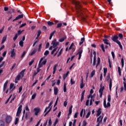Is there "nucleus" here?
<instances>
[{"label": "nucleus", "instance_id": "obj_50", "mask_svg": "<svg viewBox=\"0 0 126 126\" xmlns=\"http://www.w3.org/2000/svg\"><path fill=\"white\" fill-rule=\"evenodd\" d=\"M73 46H74V43H72L70 46V47L68 48V50H71V49H72V47H73Z\"/></svg>", "mask_w": 126, "mask_h": 126}, {"label": "nucleus", "instance_id": "obj_3", "mask_svg": "<svg viewBox=\"0 0 126 126\" xmlns=\"http://www.w3.org/2000/svg\"><path fill=\"white\" fill-rule=\"evenodd\" d=\"M52 45L53 48H57V46H59V45H60V43L57 42V39H54L52 42Z\"/></svg>", "mask_w": 126, "mask_h": 126}, {"label": "nucleus", "instance_id": "obj_39", "mask_svg": "<svg viewBox=\"0 0 126 126\" xmlns=\"http://www.w3.org/2000/svg\"><path fill=\"white\" fill-rule=\"evenodd\" d=\"M26 53H27L26 51H24L21 56V59H23L24 57V56L26 55Z\"/></svg>", "mask_w": 126, "mask_h": 126}, {"label": "nucleus", "instance_id": "obj_18", "mask_svg": "<svg viewBox=\"0 0 126 126\" xmlns=\"http://www.w3.org/2000/svg\"><path fill=\"white\" fill-rule=\"evenodd\" d=\"M103 42H104V44H106V45H109V47H111V44L108 42L109 40L107 39H103Z\"/></svg>", "mask_w": 126, "mask_h": 126}, {"label": "nucleus", "instance_id": "obj_26", "mask_svg": "<svg viewBox=\"0 0 126 126\" xmlns=\"http://www.w3.org/2000/svg\"><path fill=\"white\" fill-rule=\"evenodd\" d=\"M100 48H101L102 51H103V53H105V47H104V44H102L100 45Z\"/></svg>", "mask_w": 126, "mask_h": 126}, {"label": "nucleus", "instance_id": "obj_4", "mask_svg": "<svg viewBox=\"0 0 126 126\" xmlns=\"http://www.w3.org/2000/svg\"><path fill=\"white\" fill-rule=\"evenodd\" d=\"M12 120V117L10 115H7L5 118V122L6 124H10Z\"/></svg>", "mask_w": 126, "mask_h": 126}, {"label": "nucleus", "instance_id": "obj_19", "mask_svg": "<svg viewBox=\"0 0 126 126\" xmlns=\"http://www.w3.org/2000/svg\"><path fill=\"white\" fill-rule=\"evenodd\" d=\"M37 52V49L36 48H34V49L31 53L29 54V56H33L36 54Z\"/></svg>", "mask_w": 126, "mask_h": 126}, {"label": "nucleus", "instance_id": "obj_22", "mask_svg": "<svg viewBox=\"0 0 126 126\" xmlns=\"http://www.w3.org/2000/svg\"><path fill=\"white\" fill-rule=\"evenodd\" d=\"M72 113V105H71L69 108V113L68 114V116H69V115H71Z\"/></svg>", "mask_w": 126, "mask_h": 126}, {"label": "nucleus", "instance_id": "obj_46", "mask_svg": "<svg viewBox=\"0 0 126 126\" xmlns=\"http://www.w3.org/2000/svg\"><path fill=\"white\" fill-rule=\"evenodd\" d=\"M91 114V112H88V113L87 114V115L86 116V119H88V118H89V117H90Z\"/></svg>", "mask_w": 126, "mask_h": 126}, {"label": "nucleus", "instance_id": "obj_13", "mask_svg": "<svg viewBox=\"0 0 126 126\" xmlns=\"http://www.w3.org/2000/svg\"><path fill=\"white\" fill-rule=\"evenodd\" d=\"M103 117H102V116H99V117L97 118L96 122L97 123H98L100 124L102 123V121H103Z\"/></svg>", "mask_w": 126, "mask_h": 126}, {"label": "nucleus", "instance_id": "obj_48", "mask_svg": "<svg viewBox=\"0 0 126 126\" xmlns=\"http://www.w3.org/2000/svg\"><path fill=\"white\" fill-rule=\"evenodd\" d=\"M62 26H63L62 23H59L57 24V28H61V27H62Z\"/></svg>", "mask_w": 126, "mask_h": 126}, {"label": "nucleus", "instance_id": "obj_21", "mask_svg": "<svg viewBox=\"0 0 126 126\" xmlns=\"http://www.w3.org/2000/svg\"><path fill=\"white\" fill-rule=\"evenodd\" d=\"M57 66H58V64H56L54 65V67H53V74H55V73H56V70L57 69Z\"/></svg>", "mask_w": 126, "mask_h": 126}, {"label": "nucleus", "instance_id": "obj_29", "mask_svg": "<svg viewBox=\"0 0 126 126\" xmlns=\"http://www.w3.org/2000/svg\"><path fill=\"white\" fill-rule=\"evenodd\" d=\"M68 73H69V71H67L66 74H64L63 76V79H65L66 77H67V75H68Z\"/></svg>", "mask_w": 126, "mask_h": 126}, {"label": "nucleus", "instance_id": "obj_30", "mask_svg": "<svg viewBox=\"0 0 126 126\" xmlns=\"http://www.w3.org/2000/svg\"><path fill=\"white\" fill-rule=\"evenodd\" d=\"M47 24L49 26H52V25H54V22L49 21L47 22Z\"/></svg>", "mask_w": 126, "mask_h": 126}, {"label": "nucleus", "instance_id": "obj_6", "mask_svg": "<svg viewBox=\"0 0 126 126\" xmlns=\"http://www.w3.org/2000/svg\"><path fill=\"white\" fill-rule=\"evenodd\" d=\"M22 111V105H20L19 107L18 108V110L17 111L16 116L17 117H19V115L21 114V112Z\"/></svg>", "mask_w": 126, "mask_h": 126}, {"label": "nucleus", "instance_id": "obj_37", "mask_svg": "<svg viewBox=\"0 0 126 126\" xmlns=\"http://www.w3.org/2000/svg\"><path fill=\"white\" fill-rule=\"evenodd\" d=\"M49 54H50L49 50H46L44 53V55L47 56L48 55H49Z\"/></svg>", "mask_w": 126, "mask_h": 126}, {"label": "nucleus", "instance_id": "obj_12", "mask_svg": "<svg viewBox=\"0 0 126 126\" xmlns=\"http://www.w3.org/2000/svg\"><path fill=\"white\" fill-rule=\"evenodd\" d=\"M14 51H15V49H13L11 51V58H14V57H15V56H16V53H15V52H14Z\"/></svg>", "mask_w": 126, "mask_h": 126}, {"label": "nucleus", "instance_id": "obj_34", "mask_svg": "<svg viewBox=\"0 0 126 126\" xmlns=\"http://www.w3.org/2000/svg\"><path fill=\"white\" fill-rule=\"evenodd\" d=\"M48 126H52V118H51V117L49 118V120L48 122Z\"/></svg>", "mask_w": 126, "mask_h": 126}, {"label": "nucleus", "instance_id": "obj_2", "mask_svg": "<svg viewBox=\"0 0 126 126\" xmlns=\"http://www.w3.org/2000/svg\"><path fill=\"white\" fill-rule=\"evenodd\" d=\"M106 80L108 82H109V90L111 91L112 90V79H111V76L110 75V73L108 74V75L106 76Z\"/></svg>", "mask_w": 126, "mask_h": 126}, {"label": "nucleus", "instance_id": "obj_56", "mask_svg": "<svg viewBox=\"0 0 126 126\" xmlns=\"http://www.w3.org/2000/svg\"><path fill=\"white\" fill-rule=\"evenodd\" d=\"M70 83H71V85H73V84L75 83V81H73L72 78H71L70 79Z\"/></svg>", "mask_w": 126, "mask_h": 126}, {"label": "nucleus", "instance_id": "obj_64", "mask_svg": "<svg viewBox=\"0 0 126 126\" xmlns=\"http://www.w3.org/2000/svg\"><path fill=\"white\" fill-rule=\"evenodd\" d=\"M41 63L42 65H45L46 63H47V60H45L44 61H43Z\"/></svg>", "mask_w": 126, "mask_h": 126}, {"label": "nucleus", "instance_id": "obj_40", "mask_svg": "<svg viewBox=\"0 0 126 126\" xmlns=\"http://www.w3.org/2000/svg\"><path fill=\"white\" fill-rule=\"evenodd\" d=\"M117 44L119 45L120 49H121V50H123V45H122V44H121V42L119 41V42H117Z\"/></svg>", "mask_w": 126, "mask_h": 126}, {"label": "nucleus", "instance_id": "obj_32", "mask_svg": "<svg viewBox=\"0 0 126 126\" xmlns=\"http://www.w3.org/2000/svg\"><path fill=\"white\" fill-rule=\"evenodd\" d=\"M95 70H94L92 71V72H91V77H93V76H94V75H95Z\"/></svg>", "mask_w": 126, "mask_h": 126}, {"label": "nucleus", "instance_id": "obj_59", "mask_svg": "<svg viewBox=\"0 0 126 126\" xmlns=\"http://www.w3.org/2000/svg\"><path fill=\"white\" fill-rule=\"evenodd\" d=\"M63 52V49H61V50L60 51L59 54L57 55V57H60V56H61V55H62V52Z\"/></svg>", "mask_w": 126, "mask_h": 126}, {"label": "nucleus", "instance_id": "obj_16", "mask_svg": "<svg viewBox=\"0 0 126 126\" xmlns=\"http://www.w3.org/2000/svg\"><path fill=\"white\" fill-rule=\"evenodd\" d=\"M80 88L81 89H82V88H83V87H84V86H85V84H84V82H83V78H82L81 80V83L80 84Z\"/></svg>", "mask_w": 126, "mask_h": 126}, {"label": "nucleus", "instance_id": "obj_41", "mask_svg": "<svg viewBox=\"0 0 126 126\" xmlns=\"http://www.w3.org/2000/svg\"><path fill=\"white\" fill-rule=\"evenodd\" d=\"M121 63L122 67H124V65H125V63L124 61V58H123L121 59Z\"/></svg>", "mask_w": 126, "mask_h": 126}, {"label": "nucleus", "instance_id": "obj_51", "mask_svg": "<svg viewBox=\"0 0 126 126\" xmlns=\"http://www.w3.org/2000/svg\"><path fill=\"white\" fill-rule=\"evenodd\" d=\"M57 49L58 47L54 48V50L51 52V55H54V53L55 52H56V51H57Z\"/></svg>", "mask_w": 126, "mask_h": 126}, {"label": "nucleus", "instance_id": "obj_35", "mask_svg": "<svg viewBox=\"0 0 126 126\" xmlns=\"http://www.w3.org/2000/svg\"><path fill=\"white\" fill-rule=\"evenodd\" d=\"M18 37V34H17V33H16L15 36L13 38V41H16V39H17Z\"/></svg>", "mask_w": 126, "mask_h": 126}, {"label": "nucleus", "instance_id": "obj_45", "mask_svg": "<svg viewBox=\"0 0 126 126\" xmlns=\"http://www.w3.org/2000/svg\"><path fill=\"white\" fill-rule=\"evenodd\" d=\"M19 46H20V47H23V45L24 44V42H23V41H20L19 43Z\"/></svg>", "mask_w": 126, "mask_h": 126}, {"label": "nucleus", "instance_id": "obj_1", "mask_svg": "<svg viewBox=\"0 0 126 126\" xmlns=\"http://www.w3.org/2000/svg\"><path fill=\"white\" fill-rule=\"evenodd\" d=\"M70 0L73 4H74L75 7L78 10H81V4L80 2L76 1V0Z\"/></svg>", "mask_w": 126, "mask_h": 126}, {"label": "nucleus", "instance_id": "obj_23", "mask_svg": "<svg viewBox=\"0 0 126 126\" xmlns=\"http://www.w3.org/2000/svg\"><path fill=\"white\" fill-rule=\"evenodd\" d=\"M54 91L55 95H57L58 94V93L59 92V90L58 89V88L55 87L54 89Z\"/></svg>", "mask_w": 126, "mask_h": 126}, {"label": "nucleus", "instance_id": "obj_62", "mask_svg": "<svg viewBox=\"0 0 126 126\" xmlns=\"http://www.w3.org/2000/svg\"><path fill=\"white\" fill-rule=\"evenodd\" d=\"M108 102H111V95H109L108 96V99H107Z\"/></svg>", "mask_w": 126, "mask_h": 126}, {"label": "nucleus", "instance_id": "obj_9", "mask_svg": "<svg viewBox=\"0 0 126 126\" xmlns=\"http://www.w3.org/2000/svg\"><path fill=\"white\" fill-rule=\"evenodd\" d=\"M33 111L34 112V115L35 116H38V114L40 113V111H41V109H40L39 107H36L34 108Z\"/></svg>", "mask_w": 126, "mask_h": 126}, {"label": "nucleus", "instance_id": "obj_33", "mask_svg": "<svg viewBox=\"0 0 126 126\" xmlns=\"http://www.w3.org/2000/svg\"><path fill=\"white\" fill-rule=\"evenodd\" d=\"M5 123L2 120H0V126H4Z\"/></svg>", "mask_w": 126, "mask_h": 126}, {"label": "nucleus", "instance_id": "obj_49", "mask_svg": "<svg viewBox=\"0 0 126 126\" xmlns=\"http://www.w3.org/2000/svg\"><path fill=\"white\" fill-rule=\"evenodd\" d=\"M18 122H19V119H18V118H16L15 119V125H17L18 124Z\"/></svg>", "mask_w": 126, "mask_h": 126}, {"label": "nucleus", "instance_id": "obj_20", "mask_svg": "<svg viewBox=\"0 0 126 126\" xmlns=\"http://www.w3.org/2000/svg\"><path fill=\"white\" fill-rule=\"evenodd\" d=\"M94 97V95H89L88 97V99H89L91 98V99L90 100V102H93L94 101V98H93Z\"/></svg>", "mask_w": 126, "mask_h": 126}, {"label": "nucleus", "instance_id": "obj_38", "mask_svg": "<svg viewBox=\"0 0 126 126\" xmlns=\"http://www.w3.org/2000/svg\"><path fill=\"white\" fill-rule=\"evenodd\" d=\"M63 91L64 92H66V84L65 83H64L63 85Z\"/></svg>", "mask_w": 126, "mask_h": 126}, {"label": "nucleus", "instance_id": "obj_14", "mask_svg": "<svg viewBox=\"0 0 126 126\" xmlns=\"http://www.w3.org/2000/svg\"><path fill=\"white\" fill-rule=\"evenodd\" d=\"M7 84H8V81H6V82L4 83L3 85V91L4 92L5 91V90L6 89V88L7 87Z\"/></svg>", "mask_w": 126, "mask_h": 126}, {"label": "nucleus", "instance_id": "obj_10", "mask_svg": "<svg viewBox=\"0 0 126 126\" xmlns=\"http://www.w3.org/2000/svg\"><path fill=\"white\" fill-rule=\"evenodd\" d=\"M104 89H105V87L102 86V84H100V89L99 90V93L100 95H103V92Z\"/></svg>", "mask_w": 126, "mask_h": 126}, {"label": "nucleus", "instance_id": "obj_57", "mask_svg": "<svg viewBox=\"0 0 126 126\" xmlns=\"http://www.w3.org/2000/svg\"><path fill=\"white\" fill-rule=\"evenodd\" d=\"M41 47H42V43H41V44H40L39 45V48H38V52H40V51H41Z\"/></svg>", "mask_w": 126, "mask_h": 126}, {"label": "nucleus", "instance_id": "obj_58", "mask_svg": "<svg viewBox=\"0 0 126 126\" xmlns=\"http://www.w3.org/2000/svg\"><path fill=\"white\" fill-rule=\"evenodd\" d=\"M107 71H108V69L107 68H104L103 73H107Z\"/></svg>", "mask_w": 126, "mask_h": 126}, {"label": "nucleus", "instance_id": "obj_52", "mask_svg": "<svg viewBox=\"0 0 126 126\" xmlns=\"http://www.w3.org/2000/svg\"><path fill=\"white\" fill-rule=\"evenodd\" d=\"M12 96V95H10L9 97L7 99V100L5 102V104H7V103H8V102H9V100L10 99V98H11Z\"/></svg>", "mask_w": 126, "mask_h": 126}, {"label": "nucleus", "instance_id": "obj_47", "mask_svg": "<svg viewBox=\"0 0 126 126\" xmlns=\"http://www.w3.org/2000/svg\"><path fill=\"white\" fill-rule=\"evenodd\" d=\"M41 33H42V32L41 31V30H38V32H37V37H40V35H41Z\"/></svg>", "mask_w": 126, "mask_h": 126}, {"label": "nucleus", "instance_id": "obj_28", "mask_svg": "<svg viewBox=\"0 0 126 126\" xmlns=\"http://www.w3.org/2000/svg\"><path fill=\"white\" fill-rule=\"evenodd\" d=\"M65 39H66V36H65L64 37H62L59 39V42H61V43H62V42H63V41H64V40H65Z\"/></svg>", "mask_w": 126, "mask_h": 126}, {"label": "nucleus", "instance_id": "obj_43", "mask_svg": "<svg viewBox=\"0 0 126 126\" xmlns=\"http://www.w3.org/2000/svg\"><path fill=\"white\" fill-rule=\"evenodd\" d=\"M14 86V84L11 83L10 85L9 90H11V89H12V88H13Z\"/></svg>", "mask_w": 126, "mask_h": 126}, {"label": "nucleus", "instance_id": "obj_24", "mask_svg": "<svg viewBox=\"0 0 126 126\" xmlns=\"http://www.w3.org/2000/svg\"><path fill=\"white\" fill-rule=\"evenodd\" d=\"M100 62H101V59H100V57H98L97 58V62L95 67H97V66H98V65H99V64H100Z\"/></svg>", "mask_w": 126, "mask_h": 126}, {"label": "nucleus", "instance_id": "obj_61", "mask_svg": "<svg viewBox=\"0 0 126 126\" xmlns=\"http://www.w3.org/2000/svg\"><path fill=\"white\" fill-rule=\"evenodd\" d=\"M76 119H74V121H73V124H72L73 126H75V124H76Z\"/></svg>", "mask_w": 126, "mask_h": 126}, {"label": "nucleus", "instance_id": "obj_8", "mask_svg": "<svg viewBox=\"0 0 126 126\" xmlns=\"http://www.w3.org/2000/svg\"><path fill=\"white\" fill-rule=\"evenodd\" d=\"M103 106L104 108H109V107H111V103H110V102H108L106 104V99H104L103 101Z\"/></svg>", "mask_w": 126, "mask_h": 126}, {"label": "nucleus", "instance_id": "obj_44", "mask_svg": "<svg viewBox=\"0 0 126 126\" xmlns=\"http://www.w3.org/2000/svg\"><path fill=\"white\" fill-rule=\"evenodd\" d=\"M52 109V107H51L49 110L46 112V113L44 114V117H46L50 112H51V109Z\"/></svg>", "mask_w": 126, "mask_h": 126}, {"label": "nucleus", "instance_id": "obj_7", "mask_svg": "<svg viewBox=\"0 0 126 126\" xmlns=\"http://www.w3.org/2000/svg\"><path fill=\"white\" fill-rule=\"evenodd\" d=\"M24 16V15L23 14L19 15L14 20H13L12 22H14V21L16 20H19V19H21V18H23Z\"/></svg>", "mask_w": 126, "mask_h": 126}, {"label": "nucleus", "instance_id": "obj_63", "mask_svg": "<svg viewBox=\"0 0 126 126\" xmlns=\"http://www.w3.org/2000/svg\"><path fill=\"white\" fill-rule=\"evenodd\" d=\"M63 106L64 107H66V106H67V101L66 100L64 102Z\"/></svg>", "mask_w": 126, "mask_h": 126}, {"label": "nucleus", "instance_id": "obj_55", "mask_svg": "<svg viewBox=\"0 0 126 126\" xmlns=\"http://www.w3.org/2000/svg\"><path fill=\"white\" fill-rule=\"evenodd\" d=\"M26 23H24V24H22L20 27L19 28H22V27H24V26H26Z\"/></svg>", "mask_w": 126, "mask_h": 126}, {"label": "nucleus", "instance_id": "obj_53", "mask_svg": "<svg viewBox=\"0 0 126 126\" xmlns=\"http://www.w3.org/2000/svg\"><path fill=\"white\" fill-rule=\"evenodd\" d=\"M120 38V39H123L124 38V35L122 33H119L118 35V37Z\"/></svg>", "mask_w": 126, "mask_h": 126}, {"label": "nucleus", "instance_id": "obj_54", "mask_svg": "<svg viewBox=\"0 0 126 126\" xmlns=\"http://www.w3.org/2000/svg\"><path fill=\"white\" fill-rule=\"evenodd\" d=\"M83 111H84V109H82L80 112V116L81 117H82L83 115Z\"/></svg>", "mask_w": 126, "mask_h": 126}, {"label": "nucleus", "instance_id": "obj_31", "mask_svg": "<svg viewBox=\"0 0 126 126\" xmlns=\"http://www.w3.org/2000/svg\"><path fill=\"white\" fill-rule=\"evenodd\" d=\"M5 41H6V36H4L2 38V42H1V44H3V43H4V42H5Z\"/></svg>", "mask_w": 126, "mask_h": 126}, {"label": "nucleus", "instance_id": "obj_27", "mask_svg": "<svg viewBox=\"0 0 126 126\" xmlns=\"http://www.w3.org/2000/svg\"><path fill=\"white\" fill-rule=\"evenodd\" d=\"M25 70H26L25 69H24V70H22L20 72V74H20V75H22V77H23V76H24V72H25Z\"/></svg>", "mask_w": 126, "mask_h": 126}, {"label": "nucleus", "instance_id": "obj_36", "mask_svg": "<svg viewBox=\"0 0 126 126\" xmlns=\"http://www.w3.org/2000/svg\"><path fill=\"white\" fill-rule=\"evenodd\" d=\"M21 77V75L20 74H18L16 78H15V80H20V78Z\"/></svg>", "mask_w": 126, "mask_h": 126}, {"label": "nucleus", "instance_id": "obj_25", "mask_svg": "<svg viewBox=\"0 0 126 126\" xmlns=\"http://www.w3.org/2000/svg\"><path fill=\"white\" fill-rule=\"evenodd\" d=\"M118 73H119V76H122V70H121V67L119 66L118 67Z\"/></svg>", "mask_w": 126, "mask_h": 126}, {"label": "nucleus", "instance_id": "obj_15", "mask_svg": "<svg viewBox=\"0 0 126 126\" xmlns=\"http://www.w3.org/2000/svg\"><path fill=\"white\" fill-rule=\"evenodd\" d=\"M82 53H83V50L82 49H81L79 52H78V53H77V55L78 54L79 55V57L78 58V60H80L81 59V57H82Z\"/></svg>", "mask_w": 126, "mask_h": 126}, {"label": "nucleus", "instance_id": "obj_17", "mask_svg": "<svg viewBox=\"0 0 126 126\" xmlns=\"http://www.w3.org/2000/svg\"><path fill=\"white\" fill-rule=\"evenodd\" d=\"M96 113H97V114H96L97 117H99V116H100V115H101V114L102 113V109L98 108V109L96 111Z\"/></svg>", "mask_w": 126, "mask_h": 126}, {"label": "nucleus", "instance_id": "obj_42", "mask_svg": "<svg viewBox=\"0 0 126 126\" xmlns=\"http://www.w3.org/2000/svg\"><path fill=\"white\" fill-rule=\"evenodd\" d=\"M87 125V122L86 120H84L83 122L82 126H86Z\"/></svg>", "mask_w": 126, "mask_h": 126}, {"label": "nucleus", "instance_id": "obj_11", "mask_svg": "<svg viewBox=\"0 0 126 126\" xmlns=\"http://www.w3.org/2000/svg\"><path fill=\"white\" fill-rule=\"evenodd\" d=\"M93 55H94V61H93V66H95L96 64V51H94Z\"/></svg>", "mask_w": 126, "mask_h": 126}, {"label": "nucleus", "instance_id": "obj_60", "mask_svg": "<svg viewBox=\"0 0 126 126\" xmlns=\"http://www.w3.org/2000/svg\"><path fill=\"white\" fill-rule=\"evenodd\" d=\"M78 116V112H76L75 113L74 116V118L75 119H76L77 118V116Z\"/></svg>", "mask_w": 126, "mask_h": 126}, {"label": "nucleus", "instance_id": "obj_5", "mask_svg": "<svg viewBox=\"0 0 126 126\" xmlns=\"http://www.w3.org/2000/svg\"><path fill=\"white\" fill-rule=\"evenodd\" d=\"M118 39H119V36L117 35H115L111 38V40L116 43L120 42V40H118Z\"/></svg>", "mask_w": 126, "mask_h": 126}]
</instances>
